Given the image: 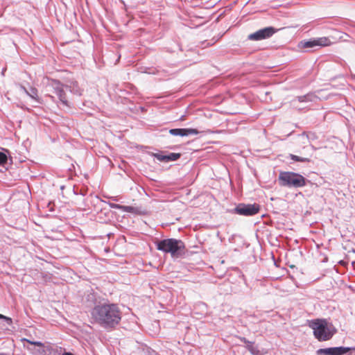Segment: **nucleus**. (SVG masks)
Here are the masks:
<instances>
[{
  "label": "nucleus",
  "mask_w": 355,
  "mask_h": 355,
  "mask_svg": "<svg viewBox=\"0 0 355 355\" xmlns=\"http://www.w3.org/2000/svg\"><path fill=\"white\" fill-rule=\"evenodd\" d=\"M94 322L105 329H114L121 322L122 311L119 305L109 302H99L91 310Z\"/></svg>",
  "instance_id": "nucleus-1"
},
{
  "label": "nucleus",
  "mask_w": 355,
  "mask_h": 355,
  "mask_svg": "<svg viewBox=\"0 0 355 355\" xmlns=\"http://www.w3.org/2000/svg\"><path fill=\"white\" fill-rule=\"evenodd\" d=\"M309 326L313 329V336L320 342L331 339L336 333L334 325L325 319H315L309 322Z\"/></svg>",
  "instance_id": "nucleus-2"
},
{
  "label": "nucleus",
  "mask_w": 355,
  "mask_h": 355,
  "mask_svg": "<svg viewBox=\"0 0 355 355\" xmlns=\"http://www.w3.org/2000/svg\"><path fill=\"white\" fill-rule=\"evenodd\" d=\"M158 250L170 253L173 258H179L184 254L185 245L181 240L164 239L156 243Z\"/></svg>",
  "instance_id": "nucleus-3"
},
{
  "label": "nucleus",
  "mask_w": 355,
  "mask_h": 355,
  "mask_svg": "<svg viewBox=\"0 0 355 355\" xmlns=\"http://www.w3.org/2000/svg\"><path fill=\"white\" fill-rule=\"evenodd\" d=\"M279 184L288 188H302L307 185L309 180L298 173L280 171L278 177Z\"/></svg>",
  "instance_id": "nucleus-4"
},
{
  "label": "nucleus",
  "mask_w": 355,
  "mask_h": 355,
  "mask_svg": "<svg viewBox=\"0 0 355 355\" xmlns=\"http://www.w3.org/2000/svg\"><path fill=\"white\" fill-rule=\"evenodd\" d=\"M47 87L51 89L58 97L59 102L66 107H71L70 103L68 101L67 94L64 91L65 85L62 84L60 80L55 79H49Z\"/></svg>",
  "instance_id": "nucleus-5"
},
{
  "label": "nucleus",
  "mask_w": 355,
  "mask_h": 355,
  "mask_svg": "<svg viewBox=\"0 0 355 355\" xmlns=\"http://www.w3.org/2000/svg\"><path fill=\"white\" fill-rule=\"evenodd\" d=\"M261 206L257 203L245 204L239 203L234 209H229L227 212L243 216H252L258 214Z\"/></svg>",
  "instance_id": "nucleus-6"
},
{
  "label": "nucleus",
  "mask_w": 355,
  "mask_h": 355,
  "mask_svg": "<svg viewBox=\"0 0 355 355\" xmlns=\"http://www.w3.org/2000/svg\"><path fill=\"white\" fill-rule=\"evenodd\" d=\"M332 44L327 37H321L311 38L309 40H302L300 42L298 47L309 50H315L322 46H327Z\"/></svg>",
  "instance_id": "nucleus-7"
},
{
  "label": "nucleus",
  "mask_w": 355,
  "mask_h": 355,
  "mask_svg": "<svg viewBox=\"0 0 355 355\" xmlns=\"http://www.w3.org/2000/svg\"><path fill=\"white\" fill-rule=\"evenodd\" d=\"M277 29L275 28L272 26H268L250 34L248 38V40L253 41L266 40L271 37L275 33H277Z\"/></svg>",
  "instance_id": "nucleus-8"
},
{
  "label": "nucleus",
  "mask_w": 355,
  "mask_h": 355,
  "mask_svg": "<svg viewBox=\"0 0 355 355\" xmlns=\"http://www.w3.org/2000/svg\"><path fill=\"white\" fill-rule=\"evenodd\" d=\"M355 348L349 347H333L327 348L318 349L316 351L317 355H345L351 350H354Z\"/></svg>",
  "instance_id": "nucleus-9"
},
{
  "label": "nucleus",
  "mask_w": 355,
  "mask_h": 355,
  "mask_svg": "<svg viewBox=\"0 0 355 355\" xmlns=\"http://www.w3.org/2000/svg\"><path fill=\"white\" fill-rule=\"evenodd\" d=\"M169 133L173 136L187 137L189 135H196L200 132L195 128H173L169 130Z\"/></svg>",
  "instance_id": "nucleus-10"
},
{
  "label": "nucleus",
  "mask_w": 355,
  "mask_h": 355,
  "mask_svg": "<svg viewBox=\"0 0 355 355\" xmlns=\"http://www.w3.org/2000/svg\"><path fill=\"white\" fill-rule=\"evenodd\" d=\"M153 157L160 162H169L180 159L181 154L178 153H169L168 155H163L162 153H157L153 154Z\"/></svg>",
  "instance_id": "nucleus-11"
},
{
  "label": "nucleus",
  "mask_w": 355,
  "mask_h": 355,
  "mask_svg": "<svg viewBox=\"0 0 355 355\" xmlns=\"http://www.w3.org/2000/svg\"><path fill=\"white\" fill-rule=\"evenodd\" d=\"M65 89H68L71 94L80 96L83 94V89L80 87L77 81H71L65 85Z\"/></svg>",
  "instance_id": "nucleus-12"
},
{
  "label": "nucleus",
  "mask_w": 355,
  "mask_h": 355,
  "mask_svg": "<svg viewBox=\"0 0 355 355\" xmlns=\"http://www.w3.org/2000/svg\"><path fill=\"white\" fill-rule=\"evenodd\" d=\"M127 210H125V212L131 213L137 215L144 216L148 214V211L146 209L142 208L141 207H132V206H126Z\"/></svg>",
  "instance_id": "nucleus-13"
},
{
  "label": "nucleus",
  "mask_w": 355,
  "mask_h": 355,
  "mask_svg": "<svg viewBox=\"0 0 355 355\" xmlns=\"http://www.w3.org/2000/svg\"><path fill=\"white\" fill-rule=\"evenodd\" d=\"M245 348L250 352L252 355H263V354L259 350L258 346L254 345V343L250 341L247 345H245Z\"/></svg>",
  "instance_id": "nucleus-14"
},
{
  "label": "nucleus",
  "mask_w": 355,
  "mask_h": 355,
  "mask_svg": "<svg viewBox=\"0 0 355 355\" xmlns=\"http://www.w3.org/2000/svg\"><path fill=\"white\" fill-rule=\"evenodd\" d=\"M27 96L35 100L38 103H42L41 98L38 96V91L35 87H31L28 89Z\"/></svg>",
  "instance_id": "nucleus-15"
},
{
  "label": "nucleus",
  "mask_w": 355,
  "mask_h": 355,
  "mask_svg": "<svg viewBox=\"0 0 355 355\" xmlns=\"http://www.w3.org/2000/svg\"><path fill=\"white\" fill-rule=\"evenodd\" d=\"M316 98V96L313 93H309L306 95L299 96L297 97L298 101L301 103L312 102L314 101Z\"/></svg>",
  "instance_id": "nucleus-16"
},
{
  "label": "nucleus",
  "mask_w": 355,
  "mask_h": 355,
  "mask_svg": "<svg viewBox=\"0 0 355 355\" xmlns=\"http://www.w3.org/2000/svg\"><path fill=\"white\" fill-rule=\"evenodd\" d=\"M299 138L302 139H306L308 141H314V140L317 139L318 137L315 132H304L302 134L299 135Z\"/></svg>",
  "instance_id": "nucleus-17"
},
{
  "label": "nucleus",
  "mask_w": 355,
  "mask_h": 355,
  "mask_svg": "<svg viewBox=\"0 0 355 355\" xmlns=\"http://www.w3.org/2000/svg\"><path fill=\"white\" fill-rule=\"evenodd\" d=\"M288 157L291 158L294 162H300L308 163L311 162V159L308 157H302L293 154H289Z\"/></svg>",
  "instance_id": "nucleus-18"
},
{
  "label": "nucleus",
  "mask_w": 355,
  "mask_h": 355,
  "mask_svg": "<svg viewBox=\"0 0 355 355\" xmlns=\"http://www.w3.org/2000/svg\"><path fill=\"white\" fill-rule=\"evenodd\" d=\"M8 156L6 153L0 151V166L6 168L8 164Z\"/></svg>",
  "instance_id": "nucleus-19"
},
{
  "label": "nucleus",
  "mask_w": 355,
  "mask_h": 355,
  "mask_svg": "<svg viewBox=\"0 0 355 355\" xmlns=\"http://www.w3.org/2000/svg\"><path fill=\"white\" fill-rule=\"evenodd\" d=\"M107 204L109 205V206L111 208L119 209L122 211H125V210L128 209L126 205H121L116 204V203H113V202H107Z\"/></svg>",
  "instance_id": "nucleus-20"
},
{
  "label": "nucleus",
  "mask_w": 355,
  "mask_h": 355,
  "mask_svg": "<svg viewBox=\"0 0 355 355\" xmlns=\"http://www.w3.org/2000/svg\"><path fill=\"white\" fill-rule=\"evenodd\" d=\"M336 33L339 35L338 37L339 40L346 42L348 40L347 38L349 37V35L345 33L336 31Z\"/></svg>",
  "instance_id": "nucleus-21"
},
{
  "label": "nucleus",
  "mask_w": 355,
  "mask_h": 355,
  "mask_svg": "<svg viewBox=\"0 0 355 355\" xmlns=\"http://www.w3.org/2000/svg\"><path fill=\"white\" fill-rule=\"evenodd\" d=\"M0 319L3 320L6 324L9 326H10L12 324V318L7 317L4 315H2L0 313Z\"/></svg>",
  "instance_id": "nucleus-22"
},
{
  "label": "nucleus",
  "mask_w": 355,
  "mask_h": 355,
  "mask_svg": "<svg viewBox=\"0 0 355 355\" xmlns=\"http://www.w3.org/2000/svg\"><path fill=\"white\" fill-rule=\"evenodd\" d=\"M239 339L244 343L245 344V345H247L248 343H250V341H249L248 340H247L245 337H241V336H239Z\"/></svg>",
  "instance_id": "nucleus-23"
},
{
  "label": "nucleus",
  "mask_w": 355,
  "mask_h": 355,
  "mask_svg": "<svg viewBox=\"0 0 355 355\" xmlns=\"http://www.w3.org/2000/svg\"><path fill=\"white\" fill-rule=\"evenodd\" d=\"M19 87H20V89H21L22 92H24L27 95V94H28V89H26V88L24 85H20Z\"/></svg>",
  "instance_id": "nucleus-24"
},
{
  "label": "nucleus",
  "mask_w": 355,
  "mask_h": 355,
  "mask_svg": "<svg viewBox=\"0 0 355 355\" xmlns=\"http://www.w3.org/2000/svg\"><path fill=\"white\" fill-rule=\"evenodd\" d=\"M31 343L38 347L43 346V344L40 341L32 342Z\"/></svg>",
  "instance_id": "nucleus-25"
},
{
  "label": "nucleus",
  "mask_w": 355,
  "mask_h": 355,
  "mask_svg": "<svg viewBox=\"0 0 355 355\" xmlns=\"http://www.w3.org/2000/svg\"><path fill=\"white\" fill-rule=\"evenodd\" d=\"M62 355H74L73 354L71 353V352H64L62 354Z\"/></svg>",
  "instance_id": "nucleus-26"
},
{
  "label": "nucleus",
  "mask_w": 355,
  "mask_h": 355,
  "mask_svg": "<svg viewBox=\"0 0 355 355\" xmlns=\"http://www.w3.org/2000/svg\"><path fill=\"white\" fill-rule=\"evenodd\" d=\"M49 96L51 98V99L53 101H55V97H54V96H51V95H49Z\"/></svg>",
  "instance_id": "nucleus-27"
},
{
  "label": "nucleus",
  "mask_w": 355,
  "mask_h": 355,
  "mask_svg": "<svg viewBox=\"0 0 355 355\" xmlns=\"http://www.w3.org/2000/svg\"><path fill=\"white\" fill-rule=\"evenodd\" d=\"M112 199L114 201H117V198L116 197H112Z\"/></svg>",
  "instance_id": "nucleus-28"
}]
</instances>
